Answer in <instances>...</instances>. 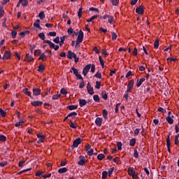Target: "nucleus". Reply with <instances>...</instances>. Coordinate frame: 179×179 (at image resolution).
<instances>
[{
  "label": "nucleus",
  "instance_id": "1",
  "mask_svg": "<svg viewBox=\"0 0 179 179\" xmlns=\"http://www.w3.org/2000/svg\"><path fill=\"white\" fill-rule=\"evenodd\" d=\"M83 38H84V33L83 32L82 30H80V31L78 33V38L76 40V45L80 44L83 42Z\"/></svg>",
  "mask_w": 179,
  "mask_h": 179
},
{
  "label": "nucleus",
  "instance_id": "2",
  "mask_svg": "<svg viewBox=\"0 0 179 179\" xmlns=\"http://www.w3.org/2000/svg\"><path fill=\"white\" fill-rule=\"evenodd\" d=\"M82 140L80 138H77L76 139L74 140L73 143V145L71 146V149L73 150L74 148H78V146L81 144Z\"/></svg>",
  "mask_w": 179,
  "mask_h": 179
},
{
  "label": "nucleus",
  "instance_id": "3",
  "mask_svg": "<svg viewBox=\"0 0 179 179\" xmlns=\"http://www.w3.org/2000/svg\"><path fill=\"white\" fill-rule=\"evenodd\" d=\"M87 90L90 95L92 96L94 94V88L91 86L90 83H88L87 85Z\"/></svg>",
  "mask_w": 179,
  "mask_h": 179
},
{
  "label": "nucleus",
  "instance_id": "4",
  "mask_svg": "<svg viewBox=\"0 0 179 179\" xmlns=\"http://www.w3.org/2000/svg\"><path fill=\"white\" fill-rule=\"evenodd\" d=\"M91 66H92L91 64H87L85 66V68L83 69V74L84 76H87V73L89 72L90 69H91Z\"/></svg>",
  "mask_w": 179,
  "mask_h": 179
},
{
  "label": "nucleus",
  "instance_id": "5",
  "mask_svg": "<svg viewBox=\"0 0 179 179\" xmlns=\"http://www.w3.org/2000/svg\"><path fill=\"white\" fill-rule=\"evenodd\" d=\"M80 161L78 162V164L80 166H84V164L87 162V159L83 155H80L79 157Z\"/></svg>",
  "mask_w": 179,
  "mask_h": 179
},
{
  "label": "nucleus",
  "instance_id": "6",
  "mask_svg": "<svg viewBox=\"0 0 179 179\" xmlns=\"http://www.w3.org/2000/svg\"><path fill=\"white\" fill-rule=\"evenodd\" d=\"M136 12L137 14L140 15H143L144 14V10H143V6L141 5L137 7L136 9Z\"/></svg>",
  "mask_w": 179,
  "mask_h": 179
},
{
  "label": "nucleus",
  "instance_id": "7",
  "mask_svg": "<svg viewBox=\"0 0 179 179\" xmlns=\"http://www.w3.org/2000/svg\"><path fill=\"white\" fill-rule=\"evenodd\" d=\"M10 58V51L6 50L4 55H3V57L1 59L3 60L5 59H9Z\"/></svg>",
  "mask_w": 179,
  "mask_h": 179
},
{
  "label": "nucleus",
  "instance_id": "8",
  "mask_svg": "<svg viewBox=\"0 0 179 179\" xmlns=\"http://www.w3.org/2000/svg\"><path fill=\"white\" fill-rule=\"evenodd\" d=\"M34 60V59L33 58V57H31V55H30L29 53H27L26 55V58L24 59L25 62L30 63L31 62H33Z\"/></svg>",
  "mask_w": 179,
  "mask_h": 179
},
{
  "label": "nucleus",
  "instance_id": "9",
  "mask_svg": "<svg viewBox=\"0 0 179 179\" xmlns=\"http://www.w3.org/2000/svg\"><path fill=\"white\" fill-rule=\"evenodd\" d=\"M67 57L69 59H72L73 58H76V54L73 52H71V50H68V54H67Z\"/></svg>",
  "mask_w": 179,
  "mask_h": 179
},
{
  "label": "nucleus",
  "instance_id": "10",
  "mask_svg": "<svg viewBox=\"0 0 179 179\" xmlns=\"http://www.w3.org/2000/svg\"><path fill=\"white\" fill-rule=\"evenodd\" d=\"M44 43L48 44L50 49H53L54 50V48L55 47V43H52V41H49V40H44Z\"/></svg>",
  "mask_w": 179,
  "mask_h": 179
},
{
  "label": "nucleus",
  "instance_id": "11",
  "mask_svg": "<svg viewBox=\"0 0 179 179\" xmlns=\"http://www.w3.org/2000/svg\"><path fill=\"white\" fill-rule=\"evenodd\" d=\"M79 106L80 107H83L87 104V101L84 99H78Z\"/></svg>",
  "mask_w": 179,
  "mask_h": 179
},
{
  "label": "nucleus",
  "instance_id": "12",
  "mask_svg": "<svg viewBox=\"0 0 179 179\" xmlns=\"http://www.w3.org/2000/svg\"><path fill=\"white\" fill-rule=\"evenodd\" d=\"M102 121H103V119L101 117H98L95 120V124H96V126L101 127L102 124Z\"/></svg>",
  "mask_w": 179,
  "mask_h": 179
},
{
  "label": "nucleus",
  "instance_id": "13",
  "mask_svg": "<svg viewBox=\"0 0 179 179\" xmlns=\"http://www.w3.org/2000/svg\"><path fill=\"white\" fill-rule=\"evenodd\" d=\"M31 104L33 106H35V107L40 106H41L43 104V101H32L31 103Z\"/></svg>",
  "mask_w": 179,
  "mask_h": 179
},
{
  "label": "nucleus",
  "instance_id": "14",
  "mask_svg": "<svg viewBox=\"0 0 179 179\" xmlns=\"http://www.w3.org/2000/svg\"><path fill=\"white\" fill-rule=\"evenodd\" d=\"M166 145H167V149L169 153H171V139L169 138V136H168L167 139H166Z\"/></svg>",
  "mask_w": 179,
  "mask_h": 179
},
{
  "label": "nucleus",
  "instance_id": "15",
  "mask_svg": "<svg viewBox=\"0 0 179 179\" xmlns=\"http://www.w3.org/2000/svg\"><path fill=\"white\" fill-rule=\"evenodd\" d=\"M145 80V78H141L140 80L138 79L137 83H136V87H140L141 85H142L143 83H144Z\"/></svg>",
  "mask_w": 179,
  "mask_h": 179
},
{
  "label": "nucleus",
  "instance_id": "16",
  "mask_svg": "<svg viewBox=\"0 0 179 179\" xmlns=\"http://www.w3.org/2000/svg\"><path fill=\"white\" fill-rule=\"evenodd\" d=\"M33 94L34 96H38L41 94V89L39 88H34L33 89Z\"/></svg>",
  "mask_w": 179,
  "mask_h": 179
},
{
  "label": "nucleus",
  "instance_id": "17",
  "mask_svg": "<svg viewBox=\"0 0 179 179\" xmlns=\"http://www.w3.org/2000/svg\"><path fill=\"white\" fill-rule=\"evenodd\" d=\"M67 32L69 36H71V34H76V36H78V32H76L75 31H73L72 27H69L67 30Z\"/></svg>",
  "mask_w": 179,
  "mask_h": 179
},
{
  "label": "nucleus",
  "instance_id": "18",
  "mask_svg": "<svg viewBox=\"0 0 179 179\" xmlns=\"http://www.w3.org/2000/svg\"><path fill=\"white\" fill-rule=\"evenodd\" d=\"M77 115L78 113L76 112L73 111L68 114V117H71L72 120H74Z\"/></svg>",
  "mask_w": 179,
  "mask_h": 179
},
{
  "label": "nucleus",
  "instance_id": "19",
  "mask_svg": "<svg viewBox=\"0 0 179 179\" xmlns=\"http://www.w3.org/2000/svg\"><path fill=\"white\" fill-rule=\"evenodd\" d=\"M66 108L69 109V110H74L78 109V106L77 105H69L66 106Z\"/></svg>",
  "mask_w": 179,
  "mask_h": 179
},
{
  "label": "nucleus",
  "instance_id": "20",
  "mask_svg": "<svg viewBox=\"0 0 179 179\" xmlns=\"http://www.w3.org/2000/svg\"><path fill=\"white\" fill-rule=\"evenodd\" d=\"M34 27L37 28V29H41L42 28L40 27V20H36L35 21V22L34 23Z\"/></svg>",
  "mask_w": 179,
  "mask_h": 179
},
{
  "label": "nucleus",
  "instance_id": "21",
  "mask_svg": "<svg viewBox=\"0 0 179 179\" xmlns=\"http://www.w3.org/2000/svg\"><path fill=\"white\" fill-rule=\"evenodd\" d=\"M69 126L71 128L73 129H76L78 125L75 123V122H73V121L70 120L69 122Z\"/></svg>",
  "mask_w": 179,
  "mask_h": 179
},
{
  "label": "nucleus",
  "instance_id": "22",
  "mask_svg": "<svg viewBox=\"0 0 179 179\" xmlns=\"http://www.w3.org/2000/svg\"><path fill=\"white\" fill-rule=\"evenodd\" d=\"M128 173L130 176H131L133 174L136 173V171L134 168H128Z\"/></svg>",
  "mask_w": 179,
  "mask_h": 179
},
{
  "label": "nucleus",
  "instance_id": "23",
  "mask_svg": "<svg viewBox=\"0 0 179 179\" xmlns=\"http://www.w3.org/2000/svg\"><path fill=\"white\" fill-rule=\"evenodd\" d=\"M38 17L40 18L41 20H43L45 18V15L44 13V11L43 10L41 11Z\"/></svg>",
  "mask_w": 179,
  "mask_h": 179
},
{
  "label": "nucleus",
  "instance_id": "24",
  "mask_svg": "<svg viewBox=\"0 0 179 179\" xmlns=\"http://www.w3.org/2000/svg\"><path fill=\"white\" fill-rule=\"evenodd\" d=\"M166 120L169 124H173L174 122V120L173 118H171V116H167Z\"/></svg>",
  "mask_w": 179,
  "mask_h": 179
},
{
  "label": "nucleus",
  "instance_id": "25",
  "mask_svg": "<svg viewBox=\"0 0 179 179\" xmlns=\"http://www.w3.org/2000/svg\"><path fill=\"white\" fill-rule=\"evenodd\" d=\"M134 80L132 79V80H129L127 87H129V89L132 90V88L134 87Z\"/></svg>",
  "mask_w": 179,
  "mask_h": 179
},
{
  "label": "nucleus",
  "instance_id": "26",
  "mask_svg": "<svg viewBox=\"0 0 179 179\" xmlns=\"http://www.w3.org/2000/svg\"><path fill=\"white\" fill-rule=\"evenodd\" d=\"M73 72V74L76 76L79 74L78 71L77 69H76L74 66L71 68V70H70V73Z\"/></svg>",
  "mask_w": 179,
  "mask_h": 179
},
{
  "label": "nucleus",
  "instance_id": "27",
  "mask_svg": "<svg viewBox=\"0 0 179 179\" xmlns=\"http://www.w3.org/2000/svg\"><path fill=\"white\" fill-rule=\"evenodd\" d=\"M38 71L40 73H42L44 70H45V66L43 64H41L38 66Z\"/></svg>",
  "mask_w": 179,
  "mask_h": 179
},
{
  "label": "nucleus",
  "instance_id": "28",
  "mask_svg": "<svg viewBox=\"0 0 179 179\" xmlns=\"http://www.w3.org/2000/svg\"><path fill=\"white\" fill-rule=\"evenodd\" d=\"M21 4L23 7L29 6V0H21Z\"/></svg>",
  "mask_w": 179,
  "mask_h": 179
},
{
  "label": "nucleus",
  "instance_id": "29",
  "mask_svg": "<svg viewBox=\"0 0 179 179\" xmlns=\"http://www.w3.org/2000/svg\"><path fill=\"white\" fill-rule=\"evenodd\" d=\"M101 96H102V99L104 100H107L108 99V94L106 93V92L105 90L102 91L101 93Z\"/></svg>",
  "mask_w": 179,
  "mask_h": 179
},
{
  "label": "nucleus",
  "instance_id": "30",
  "mask_svg": "<svg viewBox=\"0 0 179 179\" xmlns=\"http://www.w3.org/2000/svg\"><path fill=\"white\" fill-rule=\"evenodd\" d=\"M68 171L67 168H60L59 169H58V173L59 174L66 173Z\"/></svg>",
  "mask_w": 179,
  "mask_h": 179
},
{
  "label": "nucleus",
  "instance_id": "31",
  "mask_svg": "<svg viewBox=\"0 0 179 179\" xmlns=\"http://www.w3.org/2000/svg\"><path fill=\"white\" fill-rule=\"evenodd\" d=\"M99 17V15H94L92 16L90 19H87V22H92V21H94V20H96V18H98Z\"/></svg>",
  "mask_w": 179,
  "mask_h": 179
},
{
  "label": "nucleus",
  "instance_id": "32",
  "mask_svg": "<svg viewBox=\"0 0 179 179\" xmlns=\"http://www.w3.org/2000/svg\"><path fill=\"white\" fill-rule=\"evenodd\" d=\"M93 99H94L95 102H96V103H99L100 102V98H99L98 94H94L93 96Z\"/></svg>",
  "mask_w": 179,
  "mask_h": 179
},
{
  "label": "nucleus",
  "instance_id": "33",
  "mask_svg": "<svg viewBox=\"0 0 179 179\" xmlns=\"http://www.w3.org/2000/svg\"><path fill=\"white\" fill-rule=\"evenodd\" d=\"M65 38H66V36H63L60 37V43H59L60 47H62V45L64 43Z\"/></svg>",
  "mask_w": 179,
  "mask_h": 179
},
{
  "label": "nucleus",
  "instance_id": "34",
  "mask_svg": "<svg viewBox=\"0 0 179 179\" xmlns=\"http://www.w3.org/2000/svg\"><path fill=\"white\" fill-rule=\"evenodd\" d=\"M0 141L6 142V136L0 134Z\"/></svg>",
  "mask_w": 179,
  "mask_h": 179
},
{
  "label": "nucleus",
  "instance_id": "35",
  "mask_svg": "<svg viewBox=\"0 0 179 179\" xmlns=\"http://www.w3.org/2000/svg\"><path fill=\"white\" fill-rule=\"evenodd\" d=\"M0 115L2 117H6V112L0 108Z\"/></svg>",
  "mask_w": 179,
  "mask_h": 179
},
{
  "label": "nucleus",
  "instance_id": "36",
  "mask_svg": "<svg viewBox=\"0 0 179 179\" xmlns=\"http://www.w3.org/2000/svg\"><path fill=\"white\" fill-rule=\"evenodd\" d=\"M23 92H24V94H27L28 96L31 94V92L30 91H29V89H27V88L23 89Z\"/></svg>",
  "mask_w": 179,
  "mask_h": 179
},
{
  "label": "nucleus",
  "instance_id": "37",
  "mask_svg": "<svg viewBox=\"0 0 179 179\" xmlns=\"http://www.w3.org/2000/svg\"><path fill=\"white\" fill-rule=\"evenodd\" d=\"M103 116L105 120L108 119V110L106 109H103Z\"/></svg>",
  "mask_w": 179,
  "mask_h": 179
},
{
  "label": "nucleus",
  "instance_id": "38",
  "mask_svg": "<svg viewBox=\"0 0 179 179\" xmlns=\"http://www.w3.org/2000/svg\"><path fill=\"white\" fill-rule=\"evenodd\" d=\"M136 144V138H131L129 141V145L134 146Z\"/></svg>",
  "mask_w": 179,
  "mask_h": 179
},
{
  "label": "nucleus",
  "instance_id": "39",
  "mask_svg": "<svg viewBox=\"0 0 179 179\" xmlns=\"http://www.w3.org/2000/svg\"><path fill=\"white\" fill-rule=\"evenodd\" d=\"M113 6H117L119 5V0H110Z\"/></svg>",
  "mask_w": 179,
  "mask_h": 179
},
{
  "label": "nucleus",
  "instance_id": "40",
  "mask_svg": "<svg viewBox=\"0 0 179 179\" xmlns=\"http://www.w3.org/2000/svg\"><path fill=\"white\" fill-rule=\"evenodd\" d=\"M41 54V50L38 49V50H35L34 55V56L37 57L39 56Z\"/></svg>",
  "mask_w": 179,
  "mask_h": 179
},
{
  "label": "nucleus",
  "instance_id": "41",
  "mask_svg": "<svg viewBox=\"0 0 179 179\" xmlns=\"http://www.w3.org/2000/svg\"><path fill=\"white\" fill-rule=\"evenodd\" d=\"M154 46H155V49H158L159 46V39H156V41L154 43Z\"/></svg>",
  "mask_w": 179,
  "mask_h": 179
},
{
  "label": "nucleus",
  "instance_id": "42",
  "mask_svg": "<svg viewBox=\"0 0 179 179\" xmlns=\"http://www.w3.org/2000/svg\"><path fill=\"white\" fill-rule=\"evenodd\" d=\"M38 37L42 40V41H45V36L43 32H41L38 34Z\"/></svg>",
  "mask_w": 179,
  "mask_h": 179
},
{
  "label": "nucleus",
  "instance_id": "43",
  "mask_svg": "<svg viewBox=\"0 0 179 179\" xmlns=\"http://www.w3.org/2000/svg\"><path fill=\"white\" fill-rule=\"evenodd\" d=\"M179 143V134L175 136V144L178 145Z\"/></svg>",
  "mask_w": 179,
  "mask_h": 179
},
{
  "label": "nucleus",
  "instance_id": "44",
  "mask_svg": "<svg viewBox=\"0 0 179 179\" xmlns=\"http://www.w3.org/2000/svg\"><path fill=\"white\" fill-rule=\"evenodd\" d=\"M60 96H61L60 94H54L52 96V100H57L60 98Z\"/></svg>",
  "mask_w": 179,
  "mask_h": 179
},
{
  "label": "nucleus",
  "instance_id": "45",
  "mask_svg": "<svg viewBox=\"0 0 179 179\" xmlns=\"http://www.w3.org/2000/svg\"><path fill=\"white\" fill-rule=\"evenodd\" d=\"M107 176H108L107 171H103L102 173V179H106Z\"/></svg>",
  "mask_w": 179,
  "mask_h": 179
},
{
  "label": "nucleus",
  "instance_id": "46",
  "mask_svg": "<svg viewBox=\"0 0 179 179\" xmlns=\"http://www.w3.org/2000/svg\"><path fill=\"white\" fill-rule=\"evenodd\" d=\"M105 158V155L104 154H99V155L97 156V159L99 160V161H101L103 159Z\"/></svg>",
  "mask_w": 179,
  "mask_h": 179
},
{
  "label": "nucleus",
  "instance_id": "47",
  "mask_svg": "<svg viewBox=\"0 0 179 179\" xmlns=\"http://www.w3.org/2000/svg\"><path fill=\"white\" fill-rule=\"evenodd\" d=\"M82 13H83V8L81 7L78 11V17H79V19H80L82 17Z\"/></svg>",
  "mask_w": 179,
  "mask_h": 179
},
{
  "label": "nucleus",
  "instance_id": "48",
  "mask_svg": "<svg viewBox=\"0 0 179 179\" xmlns=\"http://www.w3.org/2000/svg\"><path fill=\"white\" fill-rule=\"evenodd\" d=\"M94 150L93 148H90V150L87 152L88 156L91 157L93 155Z\"/></svg>",
  "mask_w": 179,
  "mask_h": 179
},
{
  "label": "nucleus",
  "instance_id": "49",
  "mask_svg": "<svg viewBox=\"0 0 179 179\" xmlns=\"http://www.w3.org/2000/svg\"><path fill=\"white\" fill-rule=\"evenodd\" d=\"M56 35V31H50L49 33H48V36H49L55 37Z\"/></svg>",
  "mask_w": 179,
  "mask_h": 179
},
{
  "label": "nucleus",
  "instance_id": "50",
  "mask_svg": "<svg viewBox=\"0 0 179 179\" xmlns=\"http://www.w3.org/2000/svg\"><path fill=\"white\" fill-rule=\"evenodd\" d=\"M11 35L13 38H16V36H17V31H12Z\"/></svg>",
  "mask_w": 179,
  "mask_h": 179
},
{
  "label": "nucleus",
  "instance_id": "51",
  "mask_svg": "<svg viewBox=\"0 0 179 179\" xmlns=\"http://www.w3.org/2000/svg\"><path fill=\"white\" fill-rule=\"evenodd\" d=\"M60 92L63 95H66L68 94V92L65 88H62Z\"/></svg>",
  "mask_w": 179,
  "mask_h": 179
},
{
  "label": "nucleus",
  "instance_id": "52",
  "mask_svg": "<svg viewBox=\"0 0 179 179\" xmlns=\"http://www.w3.org/2000/svg\"><path fill=\"white\" fill-rule=\"evenodd\" d=\"M94 77L99 79L102 78L101 73L99 71L96 72V73L94 75Z\"/></svg>",
  "mask_w": 179,
  "mask_h": 179
},
{
  "label": "nucleus",
  "instance_id": "53",
  "mask_svg": "<svg viewBox=\"0 0 179 179\" xmlns=\"http://www.w3.org/2000/svg\"><path fill=\"white\" fill-rule=\"evenodd\" d=\"M37 138L41 140H45V136L44 135H41V134H37Z\"/></svg>",
  "mask_w": 179,
  "mask_h": 179
},
{
  "label": "nucleus",
  "instance_id": "54",
  "mask_svg": "<svg viewBox=\"0 0 179 179\" xmlns=\"http://www.w3.org/2000/svg\"><path fill=\"white\" fill-rule=\"evenodd\" d=\"M117 146L118 150H122V144L120 141L117 142Z\"/></svg>",
  "mask_w": 179,
  "mask_h": 179
},
{
  "label": "nucleus",
  "instance_id": "55",
  "mask_svg": "<svg viewBox=\"0 0 179 179\" xmlns=\"http://www.w3.org/2000/svg\"><path fill=\"white\" fill-rule=\"evenodd\" d=\"M117 38V35L115 32H112V40L115 41Z\"/></svg>",
  "mask_w": 179,
  "mask_h": 179
},
{
  "label": "nucleus",
  "instance_id": "56",
  "mask_svg": "<svg viewBox=\"0 0 179 179\" xmlns=\"http://www.w3.org/2000/svg\"><path fill=\"white\" fill-rule=\"evenodd\" d=\"M114 170H115L114 166H113V168H110V169H109V171L108 172V175L109 177L111 176V175H112V173H113Z\"/></svg>",
  "mask_w": 179,
  "mask_h": 179
},
{
  "label": "nucleus",
  "instance_id": "57",
  "mask_svg": "<svg viewBox=\"0 0 179 179\" xmlns=\"http://www.w3.org/2000/svg\"><path fill=\"white\" fill-rule=\"evenodd\" d=\"M85 81L83 80H81L80 83L79 84V88L80 89H83V87H85Z\"/></svg>",
  "mask_w": 179,
  "mask_h": 179
},
{
  "label": "nucleus",
  "instance_id": "58",
  "mask_svg": "<svg viewBox=\"0 0 179 179\" xmlns=\"http://www.w3.org/2000/svg\"><path fill=\"white\" fill-rule=\"evenodd\" d=\"M100 87H101V82L100 81H96L95 88L97 89V90H99Z\"/></svg>",
  "mask_w": 179,
  "mask_h": 179
},
{
  "label": "nucleus",
  "instance_id": "59",
  "mask_svg": "<svg viewBox=\"0 0 179 179\" xmlns=\"http://www.w3.org/2000/svg\"><path fill=\"white\" fill-rule=\"evenodd\" d=\"M53 42L56 44H59L60 43L59 36H57L55 38H54Z\"/></svg>",
  "mask_w": 179,
  "mask_h": 179
},
{
  "label": "nucleus",
  "instance_id": "60",
  "mask_svg": "<svg viewBox=\"0 0 179 179\" xmlns=\"http://www.w3.org/2000/svg\"><path fill=\"white\" fill-rule=\"evenodd\" d=\"M113 21H114L113 17L110 15V17H108V22L110 24H113Z\"/></svg>",
  "mask_w": 179,
  "mask_h": 179
},
{
  "label": "nucleus",
  "instance_id": "61",
  "mask_svg": "<svg viewBox=\"0 0 179 179\" xmlns=\"http://www.w3.org/2000/svg\"><path fill=\"white\" fill-rule=\"evenodd\" d=\"M85 151L87 152L88 150H90L91 148V145L90 144H86V145L85 146Z\"/></svg>",
  "mask_w": 179,
  "mask_h": 179
},
{
  "label": "nucleus",
  "instance_id": "62",
  "mask_svg": "<svg viewBox=\"0 0 179 179\" xmlns=\"http://www.w3.org/2000/svg\"><path fill=\"white\" fill-rule=\"evenodd\" d=\"M43 174V172L38 171V172L36 173H35V176L36 177H40L41 176H42Z\"/></svg>",
  "mask_w": 179,
  "mask_h": 179
},
{
  "label": "nucleus",
  "instance_id": "63",
  "mask_svg": "<svg viewBox=\"0 0 179 179\" xmlns=\"http://www.w3.org/2000/svg\"><path fill=\"white\" fill-rule=\"evenodd\" d=\"M134 157L136 159L138 158V152L137 150H134Z\"/></svg>",
  "mask_w": 179,
  "mask_h": 179
},
{
  "label": "nucleus",
  "instance_id": "64",
  "mask_svg": "<svg viewBox=\"0 0 179 179\" xmlns=\"http://www.w3.org/2000/svg\"><path fill=\"white\" fill-rule=\"evenodd\" d=\"M131 177L133 178V179H138V173H136V172L131 176Z\"/></svg>",
  "mask_w": 179,
  "mask_h": 179
}]
</instances>
